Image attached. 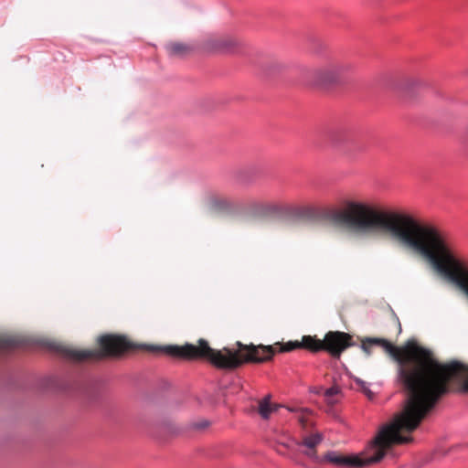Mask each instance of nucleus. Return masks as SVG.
Instances as JSON below:
<instances>
[{
    "mask_svg": "<svg viewBox=\"0 0 468 468\" xmlns=\"http://www.w3.org/2000/svg\"><path fill=\"white\" fill-rule=\"evenodd\" d=\"M287 445L284 443L279 444L276 448V451L279 454L285 455L286 454Z\"/></svg>",
    "mask_w": 468,
    "mask_h": 468,
    "instance_id": "6ab92c4d",
    "label": "nucleus"
},
{
    "mask_svg": "<svg viewBox=\"0 0 468 468\" xmlns=\"http://www.w3.org/2000/svg\"><path fill=\"white\" fill-rule=\"evenodd\" d=\"M32 345L29 339L19 336L0 337V352L16 348H25Z\"/></svg>",
    "mask_w": 468,
    "mask_h": 468,
    "instance_id": "9d476101",
    "label": "nucleus"
},
{
    "mask_svg": "<svg viewBox=\"0 0 468 468\" xmlns=\"http://www.w3.org/2000/svg\"><path fill=\"white\" fill-rule=\"evenodd\" d=\"M167 53L170 57H184L191 50V47L183 43H170L166 46Z\"/></svg>",
    "mask_w": 468,
    "mask_h": 468,
    "instance_id": "4468645a",
    "label": "nucleus"
},
{
    "mask_svg": "<svg viewBox=\"0 0 468 468\" xmlns=\"http://www.w3.org/2000/svg\"><path fill=\"white\" fill-rule=\"evenodd\" d=\"M289 411L295 414V418L301 425L303 431L307 432L309 428L314 425L312 416L313 410L303 407H288Z\"/></svg>",
    "mask_w": 468,
    "mask_h": 468,
    "instance_id": "1a4fd4ad",
    "label": "nucleus"
},
{
    "mask_svg": "<svg viewBox=\"0 0 468 468\" xmlns=\"http://www.w3.org/2000/svg\"><path fill=\"white\" fill-rule=\"evenodd\" d=\"M212 206L222 211H230L233 208L232 201L224 197H215L212 198Z\"/></svg>",
    "mask_w": 468,
    "mask_h": 468,
    "instance_id": "2eb2a0df",
    "label": "nucleus"
},
{
    "mask_svg": "<svg viewBox=\"0 0 468 468\" xmlns=\"http://www.w3.org/2000/svg\"><path fill=\"white\" fill-rule=\"evenodd\" d=\"M354 69V65L339 58H330L326 63L314 69L313 80L317 85L340 83Z\"/></svg>",
    "mask_w": 468,
    "mask_h": 468,
    "instance_id": "39448f33",
    "label": "nucleus"
},
{
    "mask_svg": "<svg viewBox=\"0 0 468 468\" xmlns=\"http://www.w3.org/2000/svg\"><path fill=\"white\" fill-rule=\"evenodd\" d=\"M250 208L261 216L292 214L300 217L309 216L313 212L310 207H292L276 202L253 201Z\"/></svg>",
    "mask_w": 468,
    "mask_h": 468,
    "instance_id": "423d86ee",
    "label": "nucleus"
},
{
    "mask_svg": "<svg viewBox=\"0 0 468 468\" xmlns=\"http://www.w3.org/2000/svg\"><path fill=\"white\" fill-rule=\"evenodd\" d=\"M355 381H356V385L361 388V390L363 392H365L366 394L371 392L370 389L368 388L367 384L365 381H363V380H361L360 378H357L355 379Z\"/></svg>",
    "mask_w": 468,
    "mask_h": 468,
    "instance_id": "dca6fc26",
    "label": "nucleus"
},
{
    "mask_svg": "<svg viewBox=\"0 0 468 468\" xmlns=\"http://www.w3.org/2000/svg\"><path fill=\"white\" fill-rule=\"evenodd\" d=\"M329 141L335 145L347 144L353 139V131L346 125H336L327 132Z\"/></svg>",
    "mask_w": 468,
    "mask_h": 468,
    "instance_id": "0eeeda50",
    "label": "nucleus"
},
{
    "mask_svg": "<svg viewBox=\"0 0 468 468\" xmlns=\"http://www.w3.org/2000/svg\"><path fill=\"white\" fill-rule=\"evenodd\" d=\"M209 421L208 420H201V421H198V422H196L194 423L193 427L197 430H204L206 429L207 427L209 426Z\"/></svg>",
    "mask_w": 468,
    "mask_h": 468,
    "instance_id": "f3484780",
    "label": "nucleus"
},
{
    "mask_svg": "<svg viewBox=\"0 0 468 468\" xmlns=\"http://www.w3.org/2000/svg\"><path fill=\"white\" fill-rule=\"evenodd\" d=\"M337 392H338V389L336 388H330L325 390L324 395L326 398H330V397L337 394Z\"/></svg>",
    "mask_w": 468,
    "mask_h": 468,
    "instance_id": "a211bd4d",
    "label": "nucleus"
},
{
    "mask_svg": "<svg viewBox=\"0 0 468 468\" xmlns=\"http://www.w3.org/2000/svg\"><path fill=\"white\" fill-rule=\"evenodd\" d=\"M421 85V81L414 77L405 76L393 84V89L404 94H410Z\"/></svg>",
    "mask_w": 468,
    "mask_h": 468,
    "instance_id": "9b49d317",
    "label": "nucleus"
},
{
    "mask_svg": "<svg viewBox=\"0 0 468 468\" xmlns=\"http://www.w3.org/2000/svg\"><path fill=\"white\" fill-rule=\"evenodd\" d=\"M99 349L79 350L57 343H47L48 349L58 353L65 358L81 362L84 360L100 361L105 358L120 357L126 351L137 347L124 336L105 335L98 339Z\"/></svg>",
    "mask_w": 468,
    "mask_h": 468,
    "instance_id": "20e7f679",
    "label": "nucleus"
},
{
    "mask_svg": "<svg viewBox=\"0 0 468 468\" xmlns=\"http://www.w3.org/2000/svg\"><path fill=\"white\" fill-rule=\"evenodd\" d=\"M353 337L340 331L328 332L324 340L316 336L304 335L301 342L290 341L284 345H244L237 342V350L223 348L215 350L207 341L200 339L198 346L186 344L185 346H149V352L156 355H165L183 360H207L218 368L234 369L247 363H264L272 359L277 352H290L304 348L312 352L325 351L333 358L339 359L342 353L354 346Z\"/></svg>",
    "mask_w": 468,
    "mask_h": 468,
    "instance_id": "f03ea898",
    "label": "nucleus"
},
{
    "mask_svg": "<svg viewBox=\"0 0 468 468\" xmlns=\"http://www.w3.org/2000/svg\"><path fill=\"white\" fill-rule=\"evenodd\" d=\"M361 342L367 356L373 346H380L397 362V381L406 394L404 409L397 415L415 420V425H420L441 398L452 391L453 380H463L458 391L468 393V367L456 361L441 363L415 340H409L402 348L384 338L366 337Z\"/></svg>",
    "mask_w": 468,
    "mask_h": 468,
    "instance_id": "f257e3e1",
    "label": "nucleus"
},
{
    "mask_svg": "<svg viewBox=\"0 0 468 468\" xmlns=\"http://www.w3.org/2000/svg\"><path fill=\"white\" fill-rule=\"evenodd\" d=\"M323 435L319 432L313 433L311 435H303L302 441L298 442L299 446H304L313 452H307L306 454L310 457H314L315 454L314 449L322 442Z\"/></svg>",
    "mask_w": 468,
    "mask_h": 468,
    "instance_id": "f8f14e48",
    "label": "nucleus"
},
{
    "mask_svg": "<svg viewBox=\"0 0 468 468\" xmlns=\"http://www.w3.org/2000/svg\"><path fill=\"white\" fill-rule=\"evenodd\" d=\"M236 40L230 37H212L206 42L209 51L229 52L236 46Z\"/></svg>",
    "mask_w": 468,
    "mask_h": 468,
    "instance_id": "6e6552de",
    "label": "nucleus"
},
{
    "mask_svg": "<svg viewBox=\"0 0 468 468\" xmlns=\"http://www.w3.org/2000/svg\"><path fill=\"white\" fill-rule=\"evenodd\" d=\"M415 420L395 415L388 423L382 425L377 435L368 443L364 452L359 454L343 455L335 451L327 452L324 461L338 467L361 468L380 462L387 452L396 444H405L412 441L409 435L419 425Z\"/></svg>",
    "mask_w": 468,
    "mask_h": 468,
    "instance_id": "7ed1b4c3",
    "label": "nucleus"
},
{
    "mask_svg": "<svg viewBox=\"0 0 468 468\" xmlns=\"http://www.w3.org/2000/svg\"><path fill=\"white\" fill-rule=\"evenodd\" d=\"M270 400L271 396L268 395L259 402L258 412L263 420H268L270 415L280 407L279 405H271Z\"/></svg>",
    "mask_w": 468,
    "mask_h": 468,
    "instance_id": "ddd939ff",
    "label": "nucleus"
}]
</instances>
